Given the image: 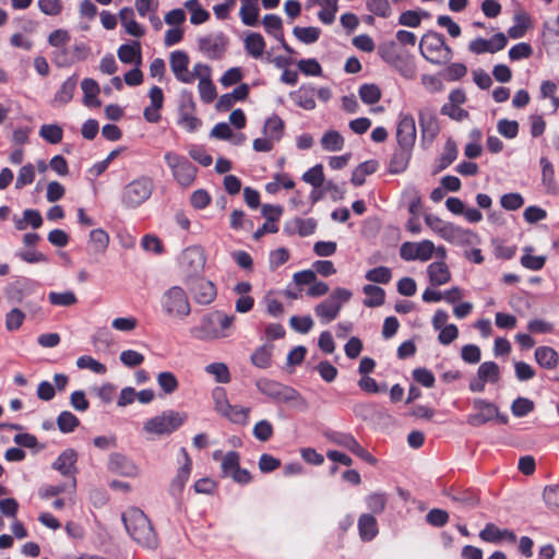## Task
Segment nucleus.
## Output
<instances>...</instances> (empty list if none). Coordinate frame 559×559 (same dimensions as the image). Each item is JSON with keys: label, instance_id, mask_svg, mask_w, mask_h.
<instances>
[{"label": "nucleus", "instance_id": "58836bf2", "mask_svg": "<svg viewBox=\"0 0 559 559\" xmlns=\"http://www.w3.org/2000/svg\"><path fill=\"white\" fill-rule=\"evenodd\" d=\"M245 49L247 53L255 59L262 57L265 50V41L261 34L250 33L245 38Z\"/></svg>", "mask_w": 559, "mask_h": 559}, {"label": "nucleus", "instance_id": "338daca9", "mask_svg": "<svg viewBox=\"0 0 559 559\" xmlns=\"http://www.w3.org/2000/svg\"><path fill=\"white\" fill-rule=\"evenodd\" d=\"M302 180L307 183L313 186L314 188H320L324 182V174L323 167L321 164H318L310 168L302 175Z\"/></svg>", "mask_w": 559, "mask_h": 559}, {"label": "nucleus", "instance_id": "9d476101", "mask_svg": "<svg viewBox=\"0 0 559 559\" xmlns=\"http://www.w3.org/2000/svg\"><path fill=\"white\" fill-rule=\"evenodd\" d=\"M205 262V252L201 246H190L186 248L181 253L179 262L186 281L201 274L204 270Z\"/></svg>", "mask_w": 559, "mask_h": 559}, {"label": "nucleus", "instance_id": "1a4fd4ad", "mask_svg": "<svg viewBox=\"0 0 559 559\" xmlns=\"http://www.w3.org/2000/svg\"><path fill=\"white\" fill-rule=\"evenodd\" d=\"M164 158L171 169L175 180L181 187H189L193 183L197 176V168L185 157L173 152H167Z\"/></svg>", "mask_w": 559, "mask_h": 559}, {"label": "nucleus", "instance_id": "c85d7f7f", "mask_svg": "<svg viewBox=\"0 0 559 559\" xmlns=\"http://www.w3.org/2000/svg\"><path fill=\"white\" fill-rule=\"evenodd\" d=\"M119 20L124 31L129 35L134 37H142L145 34V28L135 21L134 11L132 8H122L119 11Z\"/></svg>", "mask_w": 559, "mask_h": 559}, {"label": "nucleus", "instance_id": "79ce46f5", "mask_svg": "<svg viewBox=\"0 0 559 559\" xmlns=\"http://www.w3.org/2000/svg\"><path fill=\"white\" fill-rule=\"evenodd\" d=\"M90 247L95 253H104L109 246V235L103 228L93 229L90 233Z\"/></svg>", "mask_w": 559, "mask_h": 559}, {"label": "nucleus", "instance_id": "5fc2aeb1", "mask_svg": "<svg viewBox=\"0 0 559 559\" xmlns=\"http://www.w3.org/2000/svg\"><path fill=\"white\" fill-rule=\"evenodd\" d=\"M294 36L304 44H312L316 43L321 34L320 28L309 26V27H299L296 26L293 29Z\"/></svg>", "mask_w": 559, "mask_h": 559}, {"label": "nucleus", "instance_id": "5701e85b", "mask_svg": "<svg viewBox=\"0 0 559 559\" xmlns=\"http://www.w3.org/2000/svg\"><path fill=\"white\" fill-rule=\"evenodd\" d=\"M76 488L75 477H71L66 483L60 485H46L39 489V497L41 499H49L61 493H68V501L74 503V495Z\"/></svg>", "mask_w": 559, "mask_h": 559}, {"label": "nucleus", "instance_id": "6ab92c4d", "mask_svg": "<svg viewBox=\"0 0 559 559\" xmlns=\"http://www.w3.org/2000/svg\"><path fill=\"white\" fill-rule=\"evenodd\" d=\"M473 408L475 413L467 417V424L473 427L483 426L499 416L498 407L483 399H475L473 401Z\"/></svg>", "mask_w": 559, "mask_h": 559}, {"label": "nucleus", "instance_id": "4468645a", "mask_svg": "<svg viewBox=\"0 0 559 559\" xmlns=\"http://www.w3.org/2000/svg\"><path fill=\"white\" fill-rule=\"evenodd\" d=\"M326 438L332 443L349 450L352 453L356 454L367 463L371 465L377 464V459L372 456L366 449H364L350 433L329 432L326 433Z\"/></svg>", "mask_w": 559, "mask_h": 559}, {"label": "nucleus", "instance_id": "9b49d317", "mask_svg": "<svg viewBox=\"0 0 559 559\" xmlns=\"http://www.w3.org/2000/svg\"><path fill=\"white\" fill-rule=\"evenodd\" d=\"M198 48L200 52L212 60H219L224 57L228 38L223 33H211L198 38Z\"/></svg>", "mask_w": 559, "mask_h": 559}, {"label": "nucleus", "instance_id": "72a5a7b5", "mask_svg": "<svg viewBox=\"0 0 559 559\" xmlns=\"http://www.w3.org/2000/svg\"><path fill=\"white\" fill-rule=\"evenodd\" d=\"M83 92V104L87 107H99L100 102L97 96L100 92L98 83L93 79H84L81 82Z\"/></svg>", "mask_w": 559, "mask_h": 559}, {"label": "nucleus", "instance_id": "8fccbe9b", "mask_svg": "<svg viewBox=\"0 0 559 559\" xmlns=\"http://www.w3.org/2000/svg\"><path fill=\"white\" fill-rule=\"evenodd\" d=\"M185 8L191 12L190 22L194 25L206 22L210 14L204 10L198 0H188L185 2Z\"/></svg>", "mask_w": 559, "mask_h": 559}, {"label": "nucleus", "instance_id": "c9c22d12", "mask_svg": "<svg viewBox=\"0 0 559 559\" xmlns=\"http://www.w3.org/2000/svg\"><path fill=\"white\" fill-rule=\"evenodd\" d=\"M118 58L123 63H134L136 67H139L141 64L140 41L121 45L118 49Z\"/></svg>", "mask_w": 559, "mask_h": 559}, {"label": "nucleus", "instance_id": "a878e982", "mask_svg": "<svg viewBox=\"0 0 559 559\" xmlns=\"http://www.w3.org/2000/svg\"><path fill=\"white\" fill-rule=\"evenodd\" d=\"M76 453L72 449L64 450L53 462L52 467L60 472L63 476H67L68 479L71 477H75V462H76Z\"/></svg>", "mask_w": 559, "mask_h": 559}, {"label": "nucleus", "instance_id": "49530a36", "mask_svg": "<svg viewBox=\"0 0 559 559\" xmlns=\"http://www.w3.org/2000/svg\"><path fill=\"white\" fill-rule=\"evenodd\" d=\"M378 168L376 160H367L361 163L352 175V183L355 186H361L365 183L366 176L373 174Z\"/></svg>", "mask_w": 559, "mask_h": 559}, {"label": "nucleus", "instance_id": "e433bc0d", "mask_svg": "<svg viewBox=\"0 0 559 559\" xmlns=\"http://www.w3.org/2000/svg\"><path fill=\"white\" fill-rule=\"evenodd\" d=\"M290 98L297 106L305 110H312L316 108L314 91L311 87H300L299 90L290 93Z\"/></svg>", "mask_w": 559, "mask_h": 559}, {"label": "nucleus", "instance_id": "c03bdc74", "mask_svg": "<svg viewBox=\"0 0 559 559\" xmlns=\"http://www.w3.org/2000/svg\"><path fill=\"white\" fill-rule=\"evenodd\" d=\"M360 538L371 540L378 533L377 521L372 515L362 514L358 521Z\"/></svg>", "mask_w": 559, "mask_h": 559}, {"label": "nucleus", "instance_id": "3c124183", "mask_svg": "<svg viewBox=\"0 0 559 559\" xmlns=\"http://www.w3.org/2000/svg\"><path fill=\"white\" fill-rule=\"evenodd\" d=\"M316 2L322 7L318 13L320 21L324 24H332L337 12V0H316Z\"/></svg>", "mask_w": 559, "mask_h": 559}, {"label": "nucleus", "instance_id": "37998d69", "mask_svg": "<svg viewBox=\"0 0 559 559\" xmlns=\"http://www.w3.org/2000/svg\"><path fill=\"white\" fill-rule=\"evenodd\" d=\"M321 145L328 152H338L344 147V138L335 130L326 131L321 138Z\"/></svg>", "mask_w": 559, "mask_h": 559}, {"label": "nucleus", "instance_id": "de8ad7c7", "mask_svg": "<svg viewBox=\"0 0 559 559\" xmlns=\"http://www.w3.org/2000/svg\"><path fill=\"white\" fill-rule=\"evenodd\" d=\"M524 254L521 258V264L525 269L532 270V271H538L544 267L546 262L545 255H533V248L532 247H525L523 249Z\"/></svg>", "mask_w": 559, "mask_h": 559}, {"label": "nucleus", "instance_id": "4be33fe9", "mask_svg": "<svg viewBox=\"0 0 559 559\" xmlns=\"http://www.w3.org/2000/svg\"><path fill=\"white\" fill-rule=\"evenodd\" d=\"M108 471L124 477H138L140 475L139 466L127 455L121 453H111L107 463Z\"/></svg>", "mask_w": 559, "mask_h": 559}, {"label": "nucleus", "instance_id": "bf43d9fd", "mask_svg": "<svg viewBox=\"0 0 559 559\" xmlns=\"http://www.w3.org/2000/svg\"><path fill=\"white\" fill-rule=\"evenodd\" d=\"M366 7L373 15L386 19L392 14L389 0H368Z\"/></svg>", "mask_w": 559, "mask_h": 559}, {"label": "nucleus", "instance_id": "423d86ee", "mask_svg": "<svg viewBox=\"0 0 559 559\" xmlns=\"http://www.w3.org/2000/svg\"><path fill=\"white\" fill-rule=\"evenodd\" d=\"M419 51L427 61L437 66L447 64L453 57V51L443 36L436 32H428L421 37Z\"/></svg>", "mask_w": 559, "mask_h": 559}, {"label": "nucleus", "instance_id": "a18cd8bd", "mask_svg": "<svg viewBox=\"0 0 559 559\" xmlns=\"http://www.w3.org/2000/svg\"><path fill=\"white\" fill-rule=\"evenodd\" d=\"M284 132V122L278 116L270 117L263 128V133L265 136H269L274 142L281 140Z\"/></svg>", "mask_w": 559, "mask_h": 559}, {"label": "nucleus", "instance_id": "0eeeda50", "mask_svg": "<svg viewBox=\"0 0 559 559\" xmlns=\"http://www.w3.org/2000/svg\"><path fill=\"white\" fill-rule=\"evenodd\" d=\"M352 298V292L347 288L336 287L328 299L314 307V313L322 324H328L337 318L343 304Z\"/></svg>", "mask_w": 559, "mask_h": 559}, {"label": "nucleus", "instance_id": "680f3d73", "mask_svg": "<svg viewBox=\"0 0 559 559\" xmlns=\"http://www.w3.org/2000/svg\"><path fill=\"white\" fill-rule=\"evenodd\" d=\"M35 180V166L33 164L23 165L19 171L15 180V188L22 189L23 187L33 183Z\"/></svg>", "mask_w": 559, "mask_h": 559}, {"label": "nucleus", "instance_id": "2eb2a0df", "mask_svg": "<svg viewBox=\"0 0 559 559\" xmlns=\"http://www.w3.org/2000/svg\"><path fill=\"white\" fill-rule=\"evenodd\" d=\"M193 300L201 306L211 305L217 296V288L215 284L204 277H199L191 283L186 281Z\"/></svg>", "mask_w": 559, "mask_h": 559}, {"label": "nucleus", "instance_id": "6e6552de", "mask_svg": "<svg viewBox=\"0 0 559 559\" xmlns=\"http://www.w3.org/2000/svg\"><path fill=\"white\" fill-rule=\"evenodd\" d=\"M214 408L224 418L233 424L247 425L250 408L240 405H230L225 391L219 389L214 393Z\"/></svg>", "mask_w": 559, "mask_h": 559}, {"label": "nucleus", "instance_id": "0e129e2a", "mask_svg": "<svg viewBox=\"0 0 559 559\" xmlns=\"http://www.w3.org/2000/svg\"><path fill=\"white\" fill-rule=\"evenodd\" d=\"M79 424V418L71 412H62L57 418V425L64 433L72 432Z\"/></svg>", "mask_w": 559, "mask_h": 559}, {"label": "nucleus", "instance_id": "7ed1b4c3", "mask_svg": "<svg viewBox=\"0 0 559 559\" xmlns=\"http://www.w3.org/2000/svg\"><path fill=\"white\" fill-rule=\"evenodd\" d=\"M187 419V413L167 409L145 420L142 430L147 439L162 438L175 432Z\"/></svg>", "mask_w": 559, "mask_h": 559}, {"label": "nucleus", "instance_id": "69168bd1", "mask_svg": "<svg viewBox=\"0 0 559 559\" xmlns=\"http://www.w3.org/2000/svg\"><path fill=\"white\" fill-rule=\"evenodd\" d=\"M49 301L55 306L69 307L76 304L78 299L74 293L68 290L62 293L51 292L48 295Z\"/></svg>", "mask_w": 559, "mask_h": 559}, {"label": "nucleus", "instance_id": "412c9836", "mask_svg": "<svg viewBox=\"0 0 559 559\" xmlns=\"http://www.w3.org/2000/svg\"><path fill=\"white\" fill-rule=\"evenodd\" d=\"M508 44V39L503 33L495 34L491 38L486 39L477 37L468 44V50L474 55L495 53L502 50Z\"/></svg>", "mask_w": 559, "mask_h": 559}, {"label": "nucleus", "instance_id": "ea45409f", "mask_svg": "<svg viewBox=\"0 0 559 559\" xmlns=\"http://www.w3.org/2000/svg\"><path fill=\"white\" fill-rule=\"evenodd\" d=\"M448 241L459 246H473L479 243V238L473 231L455 226Z\"/></svg>", "mask_w": 559, "mask_h": 559}, {"label": "nucleus", "instance_id": "c756f323", "mask_svg": "<svg viewBox=\"0 0 559 559\" xmlns=\"http://www.w3.org/2000/svg\"><path fill=\"white\" fill-rule=\"evenodd\" d=\"M536 362L545 369L551 370L559 365V354L549 346H539L535 349Z\"/></svg>", "mask_w": 559, "mask_h": 559}, {"label": "nucleus", "instance_id": "bb28decb", "mask_svg": "<svg viewBox=\"0 0 559 559\" xmlns=\"http://www.w3.org/2000/svg\"><path fill=\"white\" fill-rule=\"evenodd\" d=\"M151 105L144 109V118L148 122H157L160 118L159 109L163 107L164 94L162 88L153 86L148 93Z\"/></svg>", "mask_w": 559, "mask_h": 559}, {"label": "nucleus", "instance_id": "603ef678", "mask_svg": "<svg viewBox=\"0 0 559 559\" xmlns=\"http://www.w3.org/2000/svg\"><path fill=\"white\" fill-rule=\"evenodd\" d=\"M156 381L165 394H173L179 386L176 376L170 371L159 372L156 377Z\"/></svg>", "mask_w": 559, "mask_h": 559}, {"label": "nucleus", "instance_id": "052dcab7", "mask_svg": "<svg viewBox=\"0 0 559 559\" xmlns=\"http://www.w3.org/2000/svg\"><path fill=\"white\" fill-rule=\"evenodd\" d=\"M367 281L378 284H386L392 278V272L386 266H378L367 271L365 274Z\"/></svg>", "mask_w": 559, "mask_h": 559}, {"label": "nucleus", "instance_id": "aec40b11", "mask_svg": "<svg viewBox=\"0 0 559 559\" xmlns=\"http://www.w3.org/2000/svg\"><path fill=\"white\" fill-rule=\"evenodd\" d=\"M212 69L205 63L198 62L194 64V80H199L198 88L200 97L205 103H211L216 97V88L211 81Z\"/></svg>", "mask_w": 559, "mask_h": 559}, {"label": "nucleus", "instance_id": "ddd939ff", "mask_svg": "<svg viewBox=\"0 0 559 559\" xmlns=\"http://www.w3.org/2000/svg\"><path fill=\"white\" fill-rule=\"evenodd\" d=\"M257 386L261 393L277 402L288 403L296 400H301L299 393L296 390L272 380H260L258 381Z\"/></svg>", "mask_w": 559, "mask_h": 559}, {"label": "nucleus", "instance_id": "cd10ccee", "mask_svg": "<svg viewBox=\"0 0 559 559\" xmlns=\"http://www.w3.org/2000/svg\"><path fill=\"white\" fill-rule=\"evenodd\" d=\"M183 455V464L178 468L175 478L171 481L170 490L174 495H178L182 491L186 483L188 481L191 473L192 462L187 451L181 449Z\"/></svg>", "mask_w": 559, "mask_h": 559}, {"label": "nucleus", "instance_id": "39448f33", "mask_svg": "<svg viewBox=\"0 0 559 559\" xmlns=\"http://www.w3.org/2000/svg\"><path fill=\"white\" fill-rule=\"evenodd\" d=\"M154 191V181L142 175L128 182L121 190L120 202L126 209H136L145 203Z\"/></svg>", "mask_w": 559, "mask_h": 559}, {"label": "nucleus", "instance_id": "a211bd4d", "mask_svg": "<svg viewBox=\"0 0 559 559\" xmlns=\"http://www.w3.org/2000/svg\"><path fill=\"white\" fill-rule=\"evenodd\" d=\"M190 59L186 51L175 50L169 55V66L175 78L185 84H191L194 81V68L189 70Z\"/></svg>", "mask_w": 559, "mask_h": 559}, {"label": "nucleus", "instance_id": "f3484780", "mask_svg": "<svg viewBox=\"0 0 559 559\" xmlns=\"http://www.w3.org/2000/svg\"><path fill=\"white\" fill-rule=\"evenodd\" d=\"M435 245L430 240H421L419 242H404L400 248V255L405 261H428L432 258Z\"/></svg>", "mask_w": 559, "mask_h": 559}, {"label": "nucleus", "instance_id": "09e8293b", "mask_svg": "<svg viewBox=\"0 0 559 559\" xmlns=\"http://www.w3.org/2000/svg\"><path fill=\"white\" fill-rule=\"evenodd\" d=\"M477 376L484 382L496 383L500 377L499 366L493 361H485L478 367Z\"/></svg>", "mask_w": 559, "mask_h": 559}, {"label": "nucleus", "instance_id": "b1692460", "mask_svg": "<svg viewBox=\"0 0 559 559\" xmlns=\"http://www.w3.org/2000/svg\"><path fill=\"white\" fill-rule=\"evenodd\" d=\"M479 537L484 542L493 544H498L502 540H507L509 543H514L516 540V536L512 531L501 530L492 523L485 525L479 533Z\"/></svg>", "mask_w": 559, "mask_h": 559}, {"label": "nucleus", "instance_id": "6e6d98bb", "mask_svg": "<svg viewBox=\"0 0 559 559\" xmlns=\"http://www.w3.org/2000/svg\"><path fill=\"white\" fill-rule=\"evenodd\" d=\"M205 371L213 376L218 383H228L230 381L229 369L224 362H213L205 367Z\"/></svg>", "mask_w": 559, "mask_h": 559}, {"label": "nucleus", "instance_id": "f257e3e1", "mask_svg": "<svg viewBox=\"0 0 559 559\" xmlns=\"http://www.w3.org/2000/svg\"><path fill=\"white\" fill-rule=\"evenodd\" d=\"M235 320L234 314L223 310H212L201 318L199 325L190 329V334L203 342L227 338L234 333Z\"/></svg>", "mask_w": 559, "mask_h": 559}, {"label": "nucleus", "instance_id": "4d7b16f0", "mask_svg": "<svg viewBox=\"0 0 559 559\" xmlns=\"http://www.w3.org/2000/svg\"><path fill=\"white\" fill-rule=\"evenodd\" d=\"M79 369H90L94 373L104 374L107 372V367L92 356L83 355L75 361Z\"/></svg>", "mask_w": 559, "mask_h": 559}, {"label": "nucleus", "instance_id": "20e7f679", "mask_svg": "<svg viewBox=\"0 0 559 559\" xmlns=\"http://www.w3.org/2000/svg\"><path fill=\"white\" fill-rule=\"evenodd\" d=\"M160 307L163 313L169 319L185 320L191 314L188 295L179 285L170 286L162 294Z\"/></svg>", "mask_w": 559, "mask_h": 559}, {"label": "nucleus", "instance_id": "13d9d810", "mask_svg": "<svg viewBox=\"0 0 559 559\" xmlns=\"http://www.w3.org/2000/svg\"><path fill=\"white\" fill-rule=\"evenodd\" d=\"M360 99L367 105H373L381 98V91L376 84H362L358 91Z\"/></svg>", "mask_w": 559, "mask_h": 559}, {"label": "nucleus", "instance_id": "2f4dec72", "mask_svg": "<svg viewBox=\"0 0 559 559\" xmlns=\"http://www.w3.org/2000/svg\"><path fill=\"white\" fill-rule=\"evenodd\" d=\"M76 84H78V78L75 75L68 78L61 84L60 88L56 92L53 99H52V105L59 107V106H63L67 103H69L74 95Z\"/></svg>", "mask_w": 559, "mask_h": 559}, {"label": "nucleus", "instance_id": "864d4df0", "mask_svg": "<svg viewBox=\"0 0 559 559\" xmlns=\"http://www.w3.org/2000/svg\"><path fill=\"white\" fill-rule=\"evenodd\" d=\"M39 135L48 143H60L63 136V130L56 123L43 124L39 129Z\"/></svg>", "mask_w": 559, "mask_h": 559}, {"label": "nucleus", "instance_id": "f8f14e48", "mask_svg": "<svg viewBox=\"0 0 559 559\" xmlns=\"http://www.w3.org/2000/svg\"><path fill=\"white\" fill-rule=\"evenodd\" d=\"M421 145L429 146L440 132V126L436 112L428 106L418 110Z\"/></svg>", "mask_w": 559, "mask_h": 559}, {"label": "nucleus", "instance_id": "e2e57ef3", "mask_svg": "<svg viewBox=\"0 0 559 559\" xmlns=\"http://www.w3.org/2000/svg\"><path fill=\"white\" fill-rule=\"evenodd\" d=\"M240 457L235 451L227 452L222 459V473L224 477H230V475L239 468Z\"/></svg>", "mask_w": 559, "mask_h": 559}, {"label": "nucleus", "instance_id": "4c0bfd02", "mask_svg": "<svg viewBox=\"0 0 559 559\" xmlns=\"http://www.w3.org/2000/svg\"><path fill=\"white\" fill-rule=\"evenodd\" d=\"M425 223L431 230H433L436 234H438L441 238H443L447 241L455 227L453 224L447 223L442 221L440 217L432 214H428L425 216Z\"/></svg>", "mask_w": 559, "mask_h": 559}, {"label": "nucleus", "instance_id": "774afa93", "mask_svg": "<svg viewBox=\"0 0 559 559\" xmlns=\"http://www.w3.org/2000/svg\"><path fill=\"white\" fill-rule=\"evenodd\" d=\"M71 40V35L67 29L58 28L48 36V44L55 48L67 47Z\"/></svg>", "mask_w": 559, "mask_h": 559}, {"label": "nucleus", "instance_id": "7c9ffc66", "mask_svg": "<svg viewBox=\"0 0 559 559\" xmlns=\"http://www.w3.org/2000/svg\"><path fill=\"white\" fill-rule=\"evenodd\" d=\"M239 15L241 22L247 26H255L259 22V0H240Z\"/></svg>", "mask_w": 559, "mask_h": 559}, {"label": "nucleus", "instance_id": "dca6fc26", "mask_svg": "<svg viewBox=\"0 0 559 559\" xmlns=\"http://www.w3.org/2000/svg\"><path fill=\"white\" fill-rule=\"evenodd\" d=\"M416 123L411 114L401 112L396 128V139L401 148L411 151L416 141Z\"/></svg>", "mask_w": 559, "mask_h": 559}, {"label": "nucleus", "instance_id": "473e14b6", "mask_svg": "<svg viewBox=\"0 0 559 559\" xmlns=\"http://www.w3.org/2000/svg\"><path fill=\"white\" fill-rule=\"evenodd\" d=\"M263 26L269 34H272L276 40H278L283 48L292 52V48L286 44L283 32H282V20L280 16L274 14H267L263 17Z\"/></svg>", "mask_w": 559, "mask_h": 559}, {"label": "nucleus", "instance_id": "f704fd0d", "mask_svg": "<svg viewBox=\"0 0 559 559\" xmlns=\"http://www.w3.org/2000/svg\"><path fill=\"white\" fill-rule=\"evenodd\" d=\"M14 226L17 230H24L27 226L37 229L43 224V217L37 210H25L22 217H13Z\"/></svg>", "mask_w": 559, "mask_h": 559}, {"label": "nucleus", "instance_id": "f03ea898", "mask_svg": "<svg viewBox=\"0 0 559 559\" xmlns=\"http://www.w3.org/2000/svg\"><path fill=\"white\" fill-rule=\"evenodd\" d=\"M122 522L129 535L139 545L154 549L157 546V536L153 526L142 510L131 507L122 513Z\"/></svg>", "mask_w": 559, "mask_h": 559}, {"label": "nucleus", "instance_id": "a19ab883", "mask_svg": "<svg viewBox=\"0 0 559 559\" xmlns=\"http://www.w3.org/2000/svg\"><path fill=\"white\" fill-rule=\"evenodd\" d=\"M362 292L366 295L364 305L369 308L380 307L384 304V289L376 285H365Z\"/></svg>", "mask_w": 559, "mask_h": 559}, {"label": "nucleus", "instance_id": "393cba45", "mask_svg": "<svg viewBox=\"0 0 559 559\" xmlns=\"http://www.w3.org/2000/svg\"><path fill=\"white\" fill-rule=\"evenodd\" d=\"M427 274L431 286H442L451 281V272L444 261L430 263L427 266Z\"/></svg>", "mask_w": 559, "mask_h": 559}]
</instances>
